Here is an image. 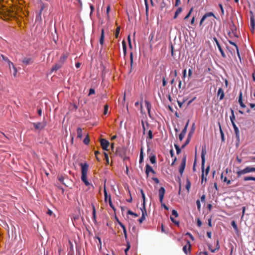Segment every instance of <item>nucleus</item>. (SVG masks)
<instances>
[{"instance_id":"6e6d98bb","label":"nucleus","mask_w":255,"mask_h":255,"mask_svg":"<svg viewBox=\"0 0 255 255\" xmlns=\"http://www.w3.org/2000/svg\"><path fill=\"white\" fill-rule=\"evenodd\" d=\"M109 205H110V207L112 208H113V209H114V206H113V205L112 204V199H111V198L110 196H109Z\"/></svg>"},{"instance_id":"393cba45","label":"nucleus","mask_w":255,"mask_h":255,"mask_svg":"<svg viewBox=\"0 0 255 255\" xmlns=\"http://www.w3.org/2000/svg\"><path fill=\"white\" fill-rule=\"evenodd\" d=\"M185 187L187 190V192H189L191 188V183L188 179H187L186 180V184Z\"/></svg>"},{"instance_id":"72a5a7b5","label":"nucleus","mask_w":255,"mask_h":255,"mask_svg":"<svg viewBox=\"0 0 255 255\" xmlns=\"http://www.w3.org/2000/svg\"><path fill=\"white\" fill-rule=\"evenodd\" d=\"M150 161L152 164H155L156 162V157L155 155H153L150 157Z\"/></svg>"},{"instance_id":"e433bc0d","label":"nucleus","mask_w":255,"mask_h":255,"mask_svg":"<svg viewBox=\"0 0 255 255\" xmlns=\"http://www.w3.org/2000/svg\"><path fill=\"white\" fill-rule=\"evenodd\" d=\"M232 116H230V120L231 121L232 124H233V123H235L234 121L235 120V116L234 115V112L233 110H232Z\"/></svg>"},{"instance_id":"9b49d317","label":"nucleus","mask_w":255,"mask_h":255,"mask_svg":"<svg viewBox=\"0 0 255 255\" xmlns=\"http://www.w3.org/2000/svg\"><path fill=\"white\" fill-rule=\"evenodd\" d=\"M1 57L2 58V59L5 62H6V63H7L8 65V67H9V69H10V68L12 66H13L14 64H13L12 62H11L7 57H5V56H4L3 55H1Z\"/></svg>"},{"instance_id":"20e7f679","label":"nucleus","mask_w":255,"mask_h":255,"mask_svg":"<svg viewBox=\"0 0 255 255\" xmlns=\"http://www.w3.org/2000/svg\"><path fill=\"white\" fill-rule=\"evenodd\" d=\"M202 175H201V184L203 185L204 186L205 185V184H204V182H206V181H207V176L208 175V172H209V166H208L206 170V172L205 173L204 172V167H203V166H202Z\"/></svg>"},{"instance_id":"0e129e2a","label":"nucleus","mask_w":255,"mask_h":255,"mask_svg":"<svg viewBox=\"0 0 255 255\" xmlns=\"http://www.w3.org/2000/svg\"><path fill=\"white\" fill-rule=\"evenodd\" d=\"M224 182H226L227 184H230L231 183V181L230 180H228L227 177H225L224 179Z\"/></svg>"},{"instance_id":"3c124183","label":"nucleus","mask_w":255,"mask_h":255,"mask_svg":"<svg viewBox=\"0 0 255 255\" xmlns=\"http://www.w3.org/2000/svg\"><path fill=\"white\" fill-rule=\"evenodd\" d=\"M219 6L221 11V15H224V8H223L222 4L220 3L219 4Z\"/></svg>"},{"instance_id":"603ef678","label":"nucleus","mask_w":255,"mask_h":255,"mask_svg":"<svg viewBox=\"0 0 255 255\" xmlns=\"http://www.w3.org/2000/svg\"><path fill=\"white\" fill-rule=\"evenodd\" d=\"M172 216H174L175 217H177L178 216V214L176 210H173L172 211Z\"/></svg>"},{"instance_id":"8fccbe9b","label":"nucleus","mask_w":255,"mask_h":255,"mask_svg":"<svg viewBox=\"0 0 255 255\" xmlns=\"http://www.w3.org/2000/svg\"><path fill=\"white\" fill-rule=\"evenodd\" d=\"M104 192L105 200L106 201L107 199L108 198V193H107L105 186H104Z\"/></svg>"},{"instance_id":"5fc2aeb1","label":"nucleus","mask_w":255,"mask_h":255,"mask_svg":"<svg viewBox=\"0 0 255 255\" xmlns=\"http://www.w3.org/2000/svg\"><path fill=\"white\" fill-rule=\"evenodd\" d=\"M110 10H111L110 5H108L107 6V9H106V13H107L108 17H109V12H110Z\"/></svg>"},{"instance_id":"f704fd0d","label":"nucleus","mask_w":255,"mask_h":255,"mask_svg":"<svg viewBox=\"0 0 255 255\" xmlns=\"http://www.w3.org/2000/svg\"><path fill=\"white\" fill-rule=\"evenodd\" d=\"M120 30H121V28H120V26H118L116 30V32H115V37L116 38H118L119 37V34H120Z\"/></svg>"},{"instance_id":"bb28decb","label":"nucleus","mask_w":255,"mask_h":255,"mask_svg":"<svg viewBox=\"0 0 255 255\" xmlns=\"http://www.w3.org/2000/svg\"><path fill=\"white\" fill-rule=\"evenodd\" d=\"M232 125H233V127L234 128V131L236 133V135H239V128H238L237 127V126L236 125L235 123H233L232 124Z\"/></svg>"},{"instance_id":"aec40b11","label":"nucleus","mask_w":255,"mask_h":255,"mask_svg":"<svg viewBox=\"0 0 255 255\" xmlns=\"http://www.w3.org/2000/svg\"><path fill=\"white\" fill-rule=\"evenodd\" d=\"M229 42L231 45H233V46H235V48H236V50H237V54H238V55L239 57V58H240V53H239V48H238V46L237 45V44H236L235 42H233V41H231V40H229Z\"/></svg>"},{"instance_id":"2eb2a0df","label":"nucleus","mask_w":255,"mask_h":255,"mask_svg":"<svg viewBox=\"0 0 255 255\" xmlns=\"http://www.w3.org/2000/svg\"><path fill=\"white\" fill-rule=\"evenodd\" d=\"M146 215V212L144 209V211L142 210V216L141 218L138 220V222L140 224H141L143 222V221L145 220Z\"/></svg>"},{"instance_id":"6e6552de","label":"nucleus","mask_w":255,"mask_h":255,"mask_svg":"<svg viewBox=\"0 0 255 255\" xmlns=\"http://www.w3.org/2000/svg\"><path fill=\"white\" fill-rule=\"evenodd\" d=\"M210 16H214V17H216L214 14L212 12H209L205 14L203 17H202L200 22V25H201L203 23V22L204 21V20L206 19L207 17H210Z\"/></svg>"},{"instance_id":"9d476101","label":"nucleus","mask_w":255,"mask_h":255,"mask_svg":"<svg viewBox=\"0 0 255 255\" xmlns=\"http://www.w3.org/2000/svg\"><path fill=\"white\" fill-rule=\"evenodd\" d=\"M149 172H151L153 174H155V172L152 168L149 165L146 164L145 166V173L147 176H149Z\"/></svg>"},{"instance_id":"a211bd4d","label":"nucleus","mask_w":255,"mask_h":255,"mask_svg":"<svg viewBox=\"0 0 255 255\" xmlns=\"http://www.w3.org/2000/svg\"><path fill=\"white\" fill-rule=\"evenodd\" d=\"M22 62L27 65L32 62L31 58L25 57L23 59Z\"/></svg>"},{"instance_id":"cd10ccee","label":"nucleus","mask_w":255,"mask_h":255,"mask_svg":"<svg viewBox=\"0 0 255 255\" xmlns=\"http://www.w3.org/2000/svg\"><path fill=\"white\" fill-rule=\"evenodd\" d=\"M143 160V152L142 148H141L139 155V163H141Z\"/></svg>"},{"instance_id":"c85d7f7f","label":"nucleus","mask_w":255,"mask_h":255,"mask_svg":"<svg viewBox=\"0 0 255 255\" xmlns=\"http://www.w3.org/2000/svg\"><path fill=\"white\" fill-rule=\"evenodd\" d=\"M182 11V8L181 7L178 8V9L176 10L174 16V18L175 19L177 17L178 15Z\"/></svg>"},{"instance_id":"4be33fe9","label":"nucleus","mask_w":255,"mask_h":255,"mask_svg":"<svg viewBox=\"0 0 255 255\" xmlns=\"http://www.w3.org/2000/svg\"><path fill=\"white\" fill-rule=\"evenodd\" d=\"M68 55L67 54H63L60 58L59 62L61 63L62 64L63 63L64 61L67 58Z\"/></svg>"},{"instance_id":"e2e57ef3","label":"nucleus","mask_w":255,"mask_h":255,"mask_svg":"<svg viewBox=\"0 0 255 255\" xmlns=\"http://www.w3.org/2000/svg\"><path fill=\"white\" fill-rule=\"evenodd\" d=\"M197 225L199 227H200L202 225V222L199 219L197 220Z\"/></svg>"},{"instance_id":"5701e85b","label":"nucleus","mask_w":255,"mask_h":255,"mask_svg":"<svg viewBox=\"0 0 255 255\" xmlns=\"http://www.w3.org/2000/svg\"><path fill=\"white\" fill-rule=\"evenodd\" d=\"M104 41V29L102 30L101 35L100 39V43L101 45H103Z\"/></svg>"},{"instance_id":"f3484780","label":"nucleus","mask_w":255,"mask_h":255,"mask_svg":"<svg viewBox=\"0 0 255 255\" xmlns=\"http://www.w3.org/2000/svg\"><path fill=\"white\" fill-rule=\"evenodd\" d=\"M92 209H93L92 220H93V222L95 223H96V209H95V207L94 205H92Z\"/></svg>"},{"instance_id":"f03ea898","label":"nucleus","mask_w":255,"mask_h":255,"mask_svg":"<svg viewBox=\"0 0 255 255\" xmlns=\"http://www.w3.org/2000/svg\"><path fill=\"white\" fill-rule=\"evenodd\" d=\"M255 172V167L247 166L244 169L238 171L236 172L237 177H240L242 175L246 174L250 172Z\"/></svg>"},{"instance_id":"4468645a","label":"nucleus","mask_w":255,"mask_h":255,"mask_svg":"<svg viewBox=\"0 0 255 255\" xmlns=\"http://www.w3.org/2000/svg\"><path fill=\"white\" fill-rule=\"evenodd\" d=\"M206 153V149L202 148V153H201V159H202V166L203 167L205 162V156Z\"/></svg>"},{"instance_id":"338daca9","label":"nucleus","mask_w":255,"mask_h":255,"mask_svg":"<svg viewBox=\"0 0 255 255\" xmlns=\"http://www.w3.org/2000/svg\"><path fill=\"white\" fill-rule=\"evenodd\" d=\"M58 180L60 182L63 183L64 180V177L62 176H59Z\"/></svg>"},{"instance_id":"7c9ffc66","label":"nucleus","mask_w":255,"mask_h":255,"mask_svg":"<svg viewBox=\"0 0 255 255\" xmlns=\"http://www.w3.org/2000/svg\"><path fill=\"white\" fill-rule=\"evenodd\" d=\"M244 180L245 181L253 180L255 181V177L252 176H245L244 177Z\"/></svg>"},{"instance_id":"13d9d810","label":"nucleus","mask_w":255,"mask_h":255,"mask_svg":"<svg viewBox=\"0 0 255 255\" xmlns=\"http://www.w3.org/2000/svg\"><path fill=\"white\" fill-rule=\"evenodd\" d=\"M192 67H191V68H190L188 70V77L189 78H190L192 76Z\"/></svg>"},{"instance_id":"a878e982","label":"nucleus","mask_w":255,"mask_h":255,"mask_svg":"<svg viewBox=\"0 0 255 255\" xmlns=\"http://www.w3.org/2000/svg\"><path fill=\"white\" fill-rule=\"evenodd\" d=\"M195 130V124H193L192 126V128L191 129V130L190 131V132L188 133V136H190V137H192V134L194 133Z\"/></svg>"},{"instance_id":"1a4fd4ad","label":"nucleus","mask_w":255,"mask_h":255,"mask_svg":"<svg viewBox=\"0 0 255 255\" xmlns=\"http://www.w3.org/2000/svg\"><path fill=\"white\" fill-rule=\"evenodd\" d=\"M214 40L215 41V42H216V44L220 51V52H221V54L222 55V56L223 57H225L226 56V55L223 50V49L222 48L218 40H217V39L216 38H214Z\"/></svg>"},{"instance_id":"423d86ee","label":"nucleus","mask_w":255,"mask_h":255,"mask_svg":"<svg viewBox=\"0 0 255 255\" xmlns=\"http://www.w3.org/2000/svg\"><path fill=\"white\" fill-rule=\"evenodd\" d=\"M191 245L189 241H187V244L184 246L183 248V251L186 255H189L191 252Z\"/></svg>"},{"instance_id":"412c9836","label":"nucleus","mask_w":255,"mask_h":255,"mask_svg":"<svg viewBox=\"0 0 255 255\" xmlns=\"http://www.w3.org/2000/svg\"><path fill=\"white\" fill-rule=\"evenodd\" d=\"M34 127L36 129H42L44 127V125L41 123L34 124Z\"/></svg>"},{"instance_id":"052dcab7","label":"nucleus","mask_w":255,"mask_h":255,"mask_svg":"<svg viewBox=\"0 0 255 255\" xmlns=\"http://www.w3.org/2000/svg\"><path fill=\"white\" fill-rule=\"evenodd\" d=\"M99 154H100V152H99L98 151H96L95 152V156H96V159H97V160L98 161H99V160H100L99 158H98V155Z\"/></svg>"},{"instance_id":"dca6fc26","label":"nucleus","mask_w":255,"mask_h":255,"mask_svg":"<svg viewBox=\"0 0 255 255\" xmlns=\"http://www.w3.org/2000/svg\"><path fill=\"white\" fill-rule=\"evenodd\" d=\"M62 65V64L59 62V63H56L54 66L52 67L51 68V71H57L59 69Z\"/></svg>"},{"instance_id":"de8ad7c7","label":"nucleus","mask_w":255,"mask_h":255,"mask_svg":"<svg viewBox=\"0 0 255 255\" xmlns=\"http://www.w3.org/2000/svg\"><path fill=\"white\" fill-rule=\"evenodd\" d=\"M104 154L105 158L106 160L107 163L109 164V159L108 154L106 152H104Z\"/></svg>"},{"instance_id":"c9c22d12","label":"nucleus","mask_w":255,"mask_h":255,"mask_svg":"<svg viewBox=\"0 0 255 255\" xmlns=\"http://www.w3.org/2000/svg\"><path fill=\"white\" fill-rule=\"evenodd\" d=\"M231 225H232V227H233V228L235 229V230H236L237 232H238V226H237V224H236V222L234 221L232 222Z\"/></svg>"},{"instance_id":"4c0bfd02","label":"nucleus","mask_w":255,"mask_h":255,"mask_svg":"<svg viewBox=\"0 0 255 255\" xmlns=\"http://www.w3.org/2000/svg\"><path fill=\"white\" fill-rule=\"evenodd\" d=\"M170 220L172 221L173 223H174L175 225H176L177 226H179V222L175 220L174 218L172 216H170Z\"/></svg>"},{"instance_id":"c03bdc74","label":"nucleus","mask_w":255,"mask_h":255,"mask_svg":"<svg viewBox=\"0 0 255 255\" xmlns=\"http://www.w3.org/2000/svg\"><path fill=\"white\" fill-rule=\"evenodd\" d=\"M191 138V137L188 136V137L186 139L185 143L184 145H183L182 146V148H184L187 144H188L189 143Z\"/></svg>"},{"instance_id":"680f3d73","label":"nucleus","mask_w":255,"mask_h":255,"mask_svg":"<svg viewBox=\"0 0 255 255\" xmlns=\"http://www.w3.org/2000/svg\"><path fill=\"white\" fill-rule=\"evenodd\" d=\"M130 64L131 65L133 63V54L132 52H131L130 54Z\"/></svg>"},{"instance_id":"79ce46f5","label":"nucleus","mask_w":255,"mask_h":255,"mask_svg":"<svg viewBox=\"0 0 255 255\" xmlns=\"http://www.w3.org/2000/svg\"><path fill=\"white\" fill-rule=\"evenodd\" d=\"M148 138L149 139L153 138L152 131L151 130H149L148 132Z\"/></svg>"},{"instance_id":"774afa93","label":"nucleus","mask_w":255,"mask_h":255,"mask_svg":"<svg viewBox=\"0 0 255 255\" xmlns=\"http://www.w3.org/2000/svg\"><path fill=\"white\" fill-rule=\"evenodd\" d=\"M95 94V90L93 89H90L89 90V95H92Z\"/></svg>"},{"instance_id":"58836bf2","label":"nucleus","mask_w":255,"mask_h":255,"mask_svg":"<svg viewBox=\"0 0 255 255\" xmlns=\"http://www.w3.org/2000/svg\"><path fill=\"white\" fill-rule=\"evenodd\" d=\"M108 109H109V106L107 104L105 105L104 106V115H106L107 114Z\"/></svg>"},{"instance_id":"a19ab883","label":"nucleus","mask_w":255,"mask_h":255,"mask_svg":"<svg viewBox=\"0 0 255 255\" xmlns=\"http://www.w3.org/2000/svg\"><path fill=\"white\" fill-rule=\"evenodd\" d=\"M140 192H141V196H142V198L143 199V205H144V204H145V194L143 192V191L142 190V189H141L140 190Z\"/></svg>"},{"instance_id":"4d7b16f0","label":"nucleus","mask_w":255,"mask_h":255,"mask_svg":"<svg viewBox=\"0 0 255 255\" xmlns=\"http://www.w3.org/2000/svg\"><path fill=\"white\" fill-rule=\"evenodd\" d=\"M196 204H197V208H198V210H200V208H201V204H200V202L199 200H197Z\"/></svg>"},{"instance_id":"09e8293b","label":"nucleus","mask_w":255,"mask_h":255,"mask_svg":"<svg viewBox=\"0 0 255 255\" xmlns=\"http://www.w3.org/2000/svg\"><path fill=\"white\" fill-rule=\"evenodd\" d=\"M12 68H13V75L14 77H16V74H17V69H16V68L14 66V65H13V66H12Z\"/></svg>"},{"instance_id":"6ab92c4d","label":"nucleus","mask_w":255,"mask_h":255,"mask_svg":"<svg viewBox=\"0 0 255 255\" xmlns=\"http://www.w3.org/2000/svg\"><path fill=\"white\" fill-rule=\"evenodd\" d=\"M77 137L81 139L83 137L82 129L80 128H78L77 129Z\"/></svg>"},{"instance_id":"bf43d9fd","label":"nucleus","mask_w":255,"mask_h":255,"mask_svg":"<svg viewBox=\"0 0 255 255\" xmlns=\"http://www.w3.org/2000/svg\"><path fill=\"white\" fill-rule=\"evenodd\" d=\"M118 223H119V224L120 225V226L123 229V231H125L126 230V228L125 226L122 223H121L120 222H118Z\"/></svg>"},{"instance_id":"f8f14e48","label":"nucleus","mask_w":255,"mask_h":255,"mask_svg":"<svg viewBox=\"0 0 255 255\" xmlns=\"http://www.w3.org/2000/svg\"><path fill=\"white\" fill-rule=\"evenodd\" d=\"M217 95L220 97V100H222L224 99L225 94L224 91L223 90L222 88H220L218 89Z\"/></svg>"},{"instance_id":"49530a36","label":"nucleus","mask_w":255,"mask_h":255,"mask_svg":"<svg viewBox=\"0 0 255 255\" xmlns=\"http://www.w3.org/2000/svg\"><path fill=\"white\" fill-rule=\"evenodd\" d=\"M185 134H186L185 133H183L182 132L180 133V134L179 135V140L180 141H182L183 140V139L184 138Z\"/></svg>"},{"instance_id":"69168bd1","label":"nucleus","mask_w":255,"mask_h":255,"mask_svg":"<svg viewBox=\"0 0 255 255\" xmlns=\"http://www.w3.org/2000/svg\"><path fill=\"white\" fill-rule=\"evenodd\" d=\"M152 179L157 184L159 183V181L156 177H153Z\"/></svg>"},{"instance_id":"c756f323","label":"nucleus","mask_w":255,"mask_h":255,"mask_svg":"<svg viewBox=\"0 0 255 255\" xmlns=\"http://www.w3.org/2000/svg\"><path fill=\"white\" fill-rule=\"evenodd\" d=\"M122 45H123L124 54L125 55L126 54V52H127V46H126V41L124 40L122 41Z\"/></svg>"},{"instance_id":"ea45409f","label":"nucleus","mask_w":255,"mask_h":255,"mask_svg":"<svg viewBox=\"0 0 255 255\" xmlns=\"http://www.w3.org/2000/svg\"><path fill=\"white\" fill-rule=\"evenodd\" d=\"M127 248L125 249V252L126 254L127 255V252L129 250V249L130 248V243H129V242L127 241Z\"/></svg>"},{"instance_id":"7ed1b4c3","label":"nucleus","mask_w":255,"mask_h":255,"mask_svg":"<svg viewBox=\"0 0 255 255\" xmlns=\"http://www.w3.org/2000/svg\"><path fill=\"white\" fill-rule=\"evenodd\" d=\"M165 190L164 189V188L163 187H161L159 189V201L161 204V206H163L164 207V208L165 209V210H168V208L167 207V206H166L164 203H163V198H164V195H165Z\"/></svg>"},{"instance_id":"473e14b6","label":"nucleus","mask_w":255,"mask_h":255,"mask_svg":"<svg viewBox=\"0 0 255 255\" xmlns=\"http://www.w3.org/2000/svg\"><path fill=\"white\" fill-rule=\"evenodd\" d=\"M83 142L87 145L90 142V138L89 137V135L87 134L86 136V137L84 138V140H83Z\"/></svg>"},{"instance_id":"f257e3e1","label":"nucleus","mask_w":255,"mask_h":255,"mask_svg":"<svg viewBox=\"0 0 255 255\" xmlns=\"http://www.w3.org/2000/svg\"><path fill=\"white\" fill-rule=\"evenodd\" d=\"M81 180L87 186L91 185L90 183L87 179V173L88 171L89 165L87 163H81Z\"/></svg>"},{"instance_id":"864d4df0","label":"nucleus","mask_w":255,"mask_h":255,"mask_svg":"<svg viewBox=\"0 0 255 255\" xmlns=\"http://www.w3.org/2000/svg\"><path fill=\"white\" fill-rule=\"evenodd\" d=\"M174 146H175V149H176V152H177V154H179V153H180V152H181V149H180V148H179V147L177 145H176V144H175V145H174Z\"/></svg>"},{"instance_id":"37998d69","label":"nucleus","mask_w":255,"mask_h":255,"mask_svg":"<svg viewBox=\"0 0 255 255\" xmlns=\"http://www.w3.org/2000/svg\"><path fill=\"white\" fill-rule=\"evenodd\" d=\"M128 215H132L134 217H138V215L136 213H133V212H132L130 210H128Z\"/></svg>"},{"instance_id":"2f4dec72","label":"nucleus","mask_w":255,"mask_h":255,"mask_svg":"<svg viewBox=\"0 0 255 255\" xmlns=\"http://www.w3.org/2000/svg\"><path fill=\"white\" fill-rule=\"evenodd\" d=\"M250 20H251V26H252L253 30H254V28H255V23L254 18L253 16H251Z\"/></svg>"},{"instance_id":"0eeeda50","label":"nucleus","mask_w":255,"mask_h":255,"mask_svg":"<svg viewBox=\"0 0 255 255\" xmlns=\"http://www.w3.org/2000/svg\"><path fill=\"white\" fill-rule=\"evenodd\" d=\"M100 143L102 148L104 150H108V147L109 146L110 143L108 140L105 139H101L100 140Z\"/></svg>"},{"instance_id":"a18cd8bd","label":"nucleus","mask_w":255,"mask_h":255,"mask_svg":"<svg viewBox=\"0 0 255 255\" xmlns=\"http://www.w3.org/2000/svg\"><path fill=\"white\" fill-rule=\"evenodd\" d=\"M192 11H193V8H191L190 9V11H189V12L188 13V14L185 16L184 19H187V18H188L190 17Z\"/></svg>"},{"instance_id":"b1692460","label":"nucleus","mask_w":255,"mask_h":255,"mask_svg":"<svg viewBox=\"0 0 255 255\" xmlns=\"http://www.w3.org/2000/svg\"><path fill=\"white\" fill-rule=\"evenodd\" d=\"M239 103L240 106L242 108H245L246 106L243 103V101H242V93H241L240 94V97H239Z\"/></svg>"},{"instance_id":"ddd939ff","label":"nucleus","mask_w":255,"mask_h":255,"mask_svg":"<svg viewBox=\"0 0 255 255\" xmlns=\"http://www.w3.org/2000/svg\"><path fill=\"white\" fill-rule=\"evenodd\" d=\"M145 106H146V107L147 108L148 115L150 117H151V115H150V110H151V104H150L149 101L145 100Z\"/></svg>"},{"instance_id":"39448f33","label":"nucleus","mask_w":255,"mask_h":255,"mask_svg":"<svg viewBox=\"0 0 255 255\" xmlns=\"http://www.w3.org/2000/svg\"><path fill=\"white\" fill-rule=\"evenodd\" d=\"M186 158L185 156H184L182 159V161H181V163L180 164V167L179 168V172L180 174H181V175H182V174L184 172V169L185 168V166H186Z\"/></svg>"}]
</instances>
